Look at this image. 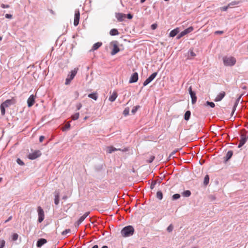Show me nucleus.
Wrapping results in <instances>:
<instances>
[{
  "mask_svg": "<svg viewBox=\"0 0 248 248\" xmlns=\"http://www.w3.org/2000/svg\"><path fill=\"white\" fill-rule=\"evenodd\" d=\"M157 73H153L148 78H147L143 82V86H145L150 83L156 76Z\"/></svg>",
  "mask_w": 248,
  "mask_h": 248,
  "instance_id": "6e6552de",
  "label": "nucleus"
},
{
  "mask_svg": "<svg viewBox=\"0 0 248 248\" xmlns=\"http://www.w3.org/2000/svg\"><path fill=\"white\" fill-rule=\"evenodd\" d=\"M82 107V105L81 103H78L77 105V108L78 110L80 109Z\"/></svg>",
  "mask_w": 248,
  "mask_h": 248,
  "instance_id": "3c124183",
  "label": "nucleus"
},
{
  "mask_svg": "<svg viewBox=\"0 0 248 248\" xmlns=\"http://www.w3.org/2000/svg\"><path fill=\"white\" fill-rule=\"evenodd\" d=\"M87 118H88L87 117H85L84 118V119H85V120H86V119H87Z\"/></svg>",
  "mask_w": 248,
  "mask_h": 248,
  "instance_id": "0e129e2a",
  "label": "nucleus"
},
{
  "mask_svg": "<svg viewBox=\"0 0 248 248\" xmlns=\"http://www.w3.org/2000/svg\"><path fill=\"white\" fill-rule=\"evenodd\" d=\"M223 61L225 65L229 66L234 65L236 62L235 58L232 56L223 57Z\"/></svg>",
  "mask_w": 248,
  "mask_h": 248,
  "instance_id": "7ed1b4c3",
  "label": "nucleus"
},
{
  "mask_svg": "<svg viewBox=\"0 0 248 248\" xmlns=\"http://www.w3.org/2000/svg\"><path fill=\"white\" fill-rule=\"evenodd\" d=\"M70 231H71L70 229H66L65 230H64V231H63L62 232V235H66L68 233L70 232Z\"/></svg>",
  "mask_w": 248,
  "mask_h": 248,
  "instance_id": "e433bc0d",
  "label": "nucleus"
},
{
  "mask_svg": "<svg viewBox=\"0 0 248 248\" xmlns=\"http://www.w3.org/2000/svg\"><path fill=\"white\" fill-rule=\"evenodd\" d=\"M226 93L224 91H222L220 92L216 97V98L214 99V101L215 102H218L221 101L223 97L225 96Z\"/></svg>",
  "mask_w": 248,
  "mask_h": 248,
  "instance_id": "4468645a",
  "label": "nucleus"
},
{
  "mask_svg": "<svg viewBox=\"0 0 248 248\" xmlns=\"http://www.w3.org/2000/svg\"><path fill=\"white\" fill-rule=\"evenodd\" d=\"M157 24H152V25H151V28H152V29H153V30H155V29H156V28H157Z\"/></svg>",
  "mask_w": 248,
  "mask_h": 248,
  "instance_id": "8fccbe9b",
  "label": "nucleus"
},
{
  "mask_svg": "<svg viewBox=\"0 0 248 248\" xmlns=\"http://www.w3.org/2000/svg\"><path fill=\"white\" fill-rule=\"evenodd\" d=\"M173 229V226L171 224H170L167 228V231L169 232H171L172 231Z\"/></svg>",
  "mask_w": 248,
  "mask_h": 248,
  "instance_id": "a19ab883",
  "label": "nucleus"
},
{
  "mask_svg": "<svg viewBox=\"0 0 248 248\" xmlns=\"http://www.w3.org/2000/svg\"><path fill=\"white\" fill-rule=\"evenodd\" d=\"M16 97H13L10 99H7L0 105V112L2 116H4L5 114V108H8L12 105H14L16 103Z\"/></svg>",
  "mask_w": 248,
  "mask_h": 248,
  "instance_id": "f257e3e1",
  "label": "nucleus"
},
{
  "mask_svg": "<svg viewBox=\"0 0 248 248\" xmlns=\"http://www.w3.org/2000/svg\"><path fill=\"white\" fill-rule=\"evenodd\" d=\"M2 36H0V41L2 40Z\"/></svg>",
  "mask_w": 248,
  "mask_h": 248,
  "instance_id": "680f3d73",
  "label": "nucleus"
},
{
  "mask_svg": "<svg viewBox=\"0 0 248 248\" xmlns=\"http://www.w3.org/2000/svg\"><path fill=\"white\" fill-rule=\"evenodd\" d=\"M233 155V152L232 151H229L227 154H226V157H225V161H228L229 159H230L232 155Z\"/></svg>",
  "mask_w": 248,
  "mask_h": 248,
  "instance_id": "5701e85b",
  "label": "nucleus"
},
{
  "mask_svg": "<svg viewBox=\"0 0 248 248\" xmlns=\"http://www.w3.org/2000/svg\"><path fill=\"white\" fill-rule=\"evenodd\" d=\"M88 97L94 99V100H96L98 98L97 93H90L88 95Z\"/></svg>",
  "mask_w": 248,
  "mask_h": 248,
  "instance_id": "b1692460",
  "label": "nucleus"
},
{
  "mask_svg": "<svg viewBox=\"0 0 248 248\" xmlns=\"http://www.w3.org/2000/svg\"><path fill=\"white\" fill-rule=\"evenodd\" d=\"M5 17L9 19H11L13 17V16L11 14H6L5 15Z\"/></svg>",
  "mask_w": 248,
  "mask_h": 248,
  "instance_id": "de8ad7c7",
  "label": "nucleus"
},
{
  "mask_svg": "<svg viewBox=\"0 0 248 248\" xmlns=\"http://www.w3.org/2000/svg\"><path fill=\"white\" fill-rule=\"evenodd\" d=\"M89 212H86L82 216H81L79 218V219L77 221L76 223L78 225L81 224L83 221V220L88 217V216L89 215Z\"/></svg>",
  "mask_w": 248,
  "mask_h": 248,
  "instance_id": "dca6fc26",
  "label": "nucleus"
},
{
  "mask_svg": "<svg viewBox=\"0 0 248 248\" xmlns=\"http://www.w3.org/2000/svg\"><path fill=\"white\" fill-rule=\"evenodd\" d=\"M92 248H98V247L97 245H94L92 247Z\"/></svg>",
  "mask_w": 248,
  "mask_h": 248,
  "instance_id": "13d9d810",
  "label": "nucleus"
},
{
  "mask_svg": "<svg viewBox=\"0 0 248 248\" xmlns=\"http://www.w3.org/2000/svg\"><path fill=\"white\" fill-rule=\"evenodd\" d=\"M215 34H222L223 33V31H216L215 32Z\"/></svg>",
  "mask_w": 248,
  "mask_h": 248,
  "instance_id": "5fc2aeb1",
  "label": "nucleus"
},
{
  "mask_svg": "<svg viewBox=\"0 0 248 248\" xmlns=\"http://www.w3.org/2000/svg\"><path fill=\"white\" fill-rule=\"evenodd\" d=\"M138 80V74L137 72L134 73L131 76L129 83H132L136 82Z\"/></svg>",
  "mask_w": 248,
  "mask_h": 248,
  "instance_id": "f8f14e48",
  "label": "nucleus"
},
{
  "mask_svg": "<svg viewBox=\"0 0 248 248\" xmlns=\"http://www.w3.org/2000/svg\"><path fill=\"white\" fill-rule=\"evenodd\" d=\"M193 31V28L192 27H189L186 29L184 31L181 32V35H183V36Z\"/></svg>",
  "mask_w": 248,
  "mask_h": 248,
  "instance_id": "a211bd4d",
  "label": "nucleus"
},
{
  "mask_svg": "<svg viewBox=\"0 0 248 248\" xmlns=\"http://www.w3.org/2000/svg\"><path fill=\"white\" fill-rule=\"evenodd\" d=\"M46 242L47 240L46 239L41 238L39 239L37 242V247L40 248L42 247L44 244H46Z\"/></svg>",
  "mask_w": 248,
  "mask_h": 248,
  "instance_id": "f3484780",
  "label": "nucleus"
},
{
  "mask_svg": "<svg viewBox=\"0 0 248 248\" xmlns=\"http://www.w3.org/2000/svg\"><path fill=\"white\" fill-rule=\"evenodd\" d=\"M79 113H76L72 116V119L73 120H78L79 118Z\"/></svg>",
  "mask_w": 248,
  "mask_h": 248,
  "instance_id": "7c9ffc66",
  "label": "nucleus"
},
{
  "mask_svg": "<svg viewBox=\"0 0 248 248\" xmlns=\"http://www.w3.org/2000/svg\"><path fill=\"white\" fill-rule=\"evenodd\" d=\"M1 7L3 8H9L10 6L9 5H5L4 4H1Z\"/></svg>",
  "mask_w": 248,
  "mask_h": 248,
  "instance_id": "09e8293b",
  "label": "nucleus"
},
{
  "mask_svg": "<svg viewBox=\"0 0 248 248\" xmlns=\"http://www.w3.org/2000/svg\"><path fill=\"white\" fill-rule=\"evenodd\" d=\"M179 32V29L176 28V29L172 30L170 33V36L173 37L176 36Z\"/></svg>",
  "mask_w": 248,
  "mask_h": 248,
  "instance_id": "6ab92c4d",
  "label": "nucleus"
},
{
  "mask_svg": "<svg viewBox=\"0 0 248 248\" xmlns=\"http://www.w3.org/2000/svg\"><path fill=\"white\" fill-rule=\"evenodd\" d=\"M2 180V178L1 177L0 178V183L1 182Z\"/></svg>",
  "mask_w": 248,
  "mask_h": 248,
  "instance_id": "e2e57ef3",
  "label": "nucleus"
},
{
  "mask_svg": "<svg viewBox=\"0 0 248 248\" xmlns=\"http://www.w3.org/2000/svg\"><path fill=\"white\" fill-rule=\"evenodd\" d=\"M35 103V97L33 95H31L29 97L27 100L28 106L29 107H31Z\"/></svg>",
  "mask_w": 248,
  "mask_h": 248,
  "instance_id": "ddd939ff",
  "label": "nucleus"
},
{
  "mask_svg": "<svg viewBox=\"0 0 248 248\" xmlns=\"http://www.w3.org/2000/svg\"><path fill=\"white\" fill-rule=\"evenodd\" d=\"M146 0H140V2L141 3H143Z\"/></svg>",
  "mask_w": 248,
  "mask_h": 248,
  "instance_id": "bf43d9fd",
  "label": "nucleus"
},
{
  "mask_svg": "<svg viewBox=\"0 0 248 248\" xmlns=\"http://www.w3.org/2000/svg\"><path fill=\"white\" fill-rule=\"evenodd\" d=\"M190 115H191L190 111L189 110L186 111L185 114V116H184L185 120L186 121H188L190 118Z\"/></svg>",
  "mask_w": 248,
  "mask_h": 248,
  "instance_id": "a878e982",
  "label": "nucleus"
},
{
  "mask_svg": "<svg viewBox=\"0 0 248 248\" xmlns=\"http://www.w3.org/2000/svg\"><path fill=\"white\" fill-rule=\"evenodd\" d=\"M79 17H80L79 11L78 10L76 11L75 13V17H74V25L75 26H77L78 24Z\"/></svg>",
  "mask_w": 248,
  "mask_h": 248,
  "instance_id": "9b49d317",
  "label": "nucleus"
},
{
  "mask_svg": "<svg viewBox=\"0 0 248 248\" xmlns=\"http://www.w3.org/2000/svg\"><path fill=\"white\" fill-rule=\"evenodd\" d=\"M16 162L20 165L23 166L24 165V162L20 158H17Z\"/></svg>",
  "mask_w": 248,
  "mask_h": 248,
  "instance_id": "4c0bfd02",
  "label": "nucleus"
},
{
  "mask_svg": "<svg viewBox=\"0 0 248 248\" xmlns=\"http://www.w3.org/2000/svg\"><path fill=\"white\" fill-rule=\"evenodd\" d=\"M41 153L39 150L34 151L32 153L28 155V157L31 160L35 159L41 155Z\"/></svg>",
  "mask_w": 248,
  "mask_h": 248,
  "instance_id": "423d86ee",
  "label": "nucleus"
},
{
  "mask_svg": "<svg viewBox=\"0 0 248 248\" xmlns=\"http://www.w3.org/2000/svg\"><path fill=\"white\" fill-rule=\"evenodd\" d=\"M247 139H248V136H246L245 134H242L241 139L238 146V148L241 147L246 143Z\"/></svg>",
  "mask_w": 248,
  "mask_h": 248,
  "instance_id": "9d476101",
  "label": "nucleus"
},
{
  "mask_svg": "<svg viewBox=\"0 0 248 248\" xmlns=\"http://www.w3.org/2000/svg\"><path fill=\"white\" fill-rule=\"evenodd\" d=\"M38 214V222L41 223L43 221L44 219L45 215L43 209L39 206L37 209Z\"/></svg>",
  "mask_w": 248,
  "mask_h": 248,
  "instance_id": "0eeeda50",
  "label": "nucleus"
},
{
  "mask_svg": "<svg viewBox=\"0 0 248 248\" xmlns=\"http://www.w3.org/2000/svg\"><path fill=\"white\" fill-rule=\"evenodd\" d=\"M241 96H239L238 97V98L237 99L236 102V103H235V105H234V106L233 107V109H232V113H233L234 111L235 110L236 107V106L237 105V103L239 101V100H240V99L241 98Z\"/></svg>",
  "mask_w": 248,
  "mask_h": 248,
  "instance_id": "2f4dec72",
  "label": "nucleus"
},
{
  "mask_svg": "<svg viewBox=\"0 0 248 248\" xmlns=\"http://www.w3.org/2000/svg\"><path fill=\"white\" fill-rule=\"evenodd\" d=\"M119 150V149H117L113 146H109L107 147V152L109 154H111L113 152Z\"/></svg>",
  "mask_w": 248,
  "mask_h": 248,
  "instance_id": "4be33fe9",
  "label": "nucleus"
},
{
  "mask_svg": "<svg viewBox=\"0 0 248 248\" xmlns=\"http://www.w3.org/2000/svg\"><path fill=\"white\" fill-rule=\"evenodd\" d=\"M44 139H45V137H44V136H41L39 137V141H40V142H42L43 141V140H44Z\"/></svg>",
  "mask_w": 248,
  "mask_h": 248,
  "instance_id": "603ef678",
  "label": "nucleus"
},
{
  "mask_svg": "<svg viewBox=\"0 0 248 248\" xmlns=\"http://www.w3.org/2000/svg\"><path fill=\"white\" fill-rule=\"evenodd\" d=\"M116 17L119 21H123L126 17V15L123 13H116Z\"/></svg>",
  "mask_w": 248,
  "mask_h": 248,
  "instance_id": "2eb2a0df",
  "label": "nucleus"
},
{
  "mask_svg": "<svg viewBox=\"0 0 248 248\" xmlns=\"http://www.w3.org/2000/svg\"><path fill=\"white\" fill-rule=\"evenodd\" d=\"M133 16L131 14H128L127 15V17L128 18V19H131L132 18Z\"/></svg>",
  "mask_w": 248,
  "mask_h": 248,
  "instance_id": "864d4df0",
  "label": "nucleus"
},
{
  "mask_svg": "<svg viewBox=\"0 0 248 248\" xmlns=\"http://www.w3.org/2000/svg\"><path fill=\"white\" fill-rule=\"evenodd\" d=\"M117 97V93L116 92H114L112 94L109 96V100L111 102H113L115 100Z\"/></svg>",
  "mask_w": 248,
  "mask_h": 248,
  "instance_id": "aec40b11",
  "label": "nucleus"
},
{
  "mask_svg": "<svg viewBox=\"0 0 248 248\" xmlns=\"http://www.w3.org/2000/svg\"><path fill=\"white\" fill-rule=\"evenodd\" d=\"M206 103L207 105H209L211 108H214L215 106V104L213 102L207 101Z\"/></svg>",
  "mask_w": 248,
  "mask_h": 248,
  "instance_id": "58836bf2",
  "label": "nucleus"
},
{
  "mask_svg": "<svg viewBox=\"0 0 248 248\" xmlns=\"http://www.w3.org/2000/svg\"><path fill=\"white\" fill-rule=\"evenodd\" d=\"M70 126V124L69 123L66 124L65 125L64 127L63 128L62 130H66V129H68L69 128Z\"/></svg>",
  "mask_w": 248,
  "mask_h": 248,
  "instance_id": "c03bdc74",
  "label": "nucleus"
},
{
  "mask_svg": "<svg viewBox=\"0 0 248 248\" xmlns=\"http://www.w3.org/2000/svg\"><path fill=\"white\" fill-rule=\"evenodd\" d=\"M229 7H230V6H228V5L227 6L222 7L220 9H221V11H225L227 10V9H228Z\"/></svg>",
  "mask_w": 248,
  "mask_h": 248,
  "instance_id": "a18cd8bd",
  "label": "nucleus"
},
{
  "mask_svg": "<svg viewBox=\"0 0 248 248\" xmlns=\"http://www.w3.org/2000/svg\"><path fill=\"white\" fill-rule=\"evenodd\" d=\"M180 194H175L172 196V199L173 200H177V199H178L179 198H180Z\"/></svg>",
  "mask_w": 248,
  "mask_h": 248,
  "instance_id": "72a5a7b5",
  "label": "nucleus"
},
{
  "mask_svg": "<svg viewBox=\"0 0 248 248\" xmlns=\"http://www.w3.org/2000/svg\"><path fill=\"white\" fill-rule=\"evenodd\" d=\"M102 45V43L101 42H97L95 44H94L91 49L92 51H94L95 50H97L99 47H100Z\"/></svg>",
  "mask_w": 248,
  "mask_h": 248,
  "instance_id": "412c9836",
  "label": "nucleus"
},
{
  "mask_svg": "<svg viewBox=\"0 0 248 248\" xmlns=\"http://www.w3.org/2000/svg\"><path fill=\"white\" fill-rule=\"evenodd\" d=\"M110 45L112 48V50L111 52L112 55H115L116 53L120 51V48L118 47V42L117 41H113L110 42Z\"/></svg>",
  "mask_w": 248,
  "mask_h": 248,
  "instance_id": "20e7f679",
  "label": "nucleus"
},
{
  "mask_svg": "<svg viewBox=\"0 0 248 248\" xmlns=\"http://www.w3.org/2000/svg\"><path fill=\"white\" fill-rule=\"evenodd\" d=\"M239 3H240V2L238 1H232L228 4V6L230 7L231 6L237 5V4H238Z\"/></svg>",
  "mask_w": 248,
  "mask_h": 248,
  "instance_id": "473e14b6",
  "label": "nucleus"
},
{
  "mask_svg": "<svg viewBox=\"0 0 248 248\" xmlns=\"http://www.w3.org/2000/svg\"><path fill=\"white\" fill-rule=\"evenodd\" d=\"M102 248H108L107 246H104Z\"/></svg>",
  "mask_w": 248,
  "mask_h": 248,
  "instance_id": "052dcab7",
  "label": "nucleus"
},
{
  "mask_svg": "<svg viewBox=\"0 0 248 248\" xmlns=\"http://www.w3.org/2000/svg\"><path fill=\"white\" fill-rule=\"evenodd\" d=\"M12 218V216H10V217H9V218L6 220L5 221V223L8 222L9 221L11 220Z\"/></svg>",
  "mask_w": 248,
  "mask_h": 248,
  "instance_id": "6e6d98bb",
  "label": "nucleus"
},
{
  "mask_svg": "<svg viewBox=\"0 0 248 248\" xmlns=\"http://www.w3.org/2000/svg\"><path fill=\"white\" fill-rule=\"evenodd\" d=\"M59 202V196L57 195L55 196V203L57 205Z\"/></svg>",
  "mask_w": 248,
  "mask_h": 248,
  "instance_id": "79ce46f5",
  "label": "nucleus"
},
{
  "mask_svg": "<svg viewBox=\"0 0 248 248\" xmlns=\"http://www.w3.org/2000/svg\"><path fill=\"white\" fill-rule=\"evenodd\" d=\"M188 91L191 98L192 104H194L197 101V97L196 96V93L192 91L191 87H190L189 88Z\"/></svg>",
  "mask_w": 248,
  "mask_h": 248,
  "instance_id": "1a4fd4ad",
  "label": "nucleus"
},
{
  "mask_svg": "<svg viewBox=\"0 0 248 248\" xmlns=\"http://www.w3.org/2000/svg\"><path fill=\"white\" fill-rule=\"evenodd\" d=\"M109 33L111 35L113 36V35H118L119 32L117 29H113L110 31Z\"/></svg>",
  "mask_w": 248,
  "mask_h": 248,
  "instance_id": "393cba45",
  "label": "nucleus"
},
{
  "mask_svg": "<svg viewBox=\"0 0 248 248\" xmlns=\"http://www.w3.org/2000/svg\"><path fill=\"white\" fill-rule=\"evenodd\" d=\"M18 234L17 233H14L13 235V240L15 241V240H16L18 238Z\"/></svg>",
  "mask_w": 248,
  "mask_h": 248,
  "instance_id": "37998d69",
  "label": "nucleus"
},
{
  "mask_svg": "<svg viewBox=\"0 0 248 248\" xmlns=\"http://www.w3.org/2000/svg\"><path fill=\"white\" fill-rule=\"evenodd\" d=\"M134 232V228L131 226H128L124 228L121 231L122 235L124 237H128L132 235Z\"/></svg>",
  "mask_w": 248,
  "mask_h": 248,
  "instance_id": "f03ea898",
  "label": "nucleus"
},
{
  "mask_svg": "<svg viewBox=\"0 0 248 248\" xmlns=\"http://www.w3.org/2000/svg\"><path fill=\"white\" fill-rule=\"evenodd\" d=\"M196 248V247H194V248Z\"/></svg>",
  "mask_w": 248,
  "mask_h": 248,
  "instance_id": "338daca9",
  "label": "nucleus"
},
{
  "mask_svg": "<svg viewBox=\"0 0 248 248\" xmlns=\"http://www.w3.org/2000/svg\"><path fill=\"white\" fill-rule=\"evenodd\" d=\"M191 195V192L189 190H186L182 193V195L184 197H189Z\"/></svg>",
  "mask_w": 248,
  "mask_h": 248,
  "instance_id": "cd10ccee",
  "label": "nucleus"
},
{
  "mask_svg": "<svg viewBox=\"0 0 248 248\" xmlns=\"http://www.w3.org/2000/svg\"><path fill=\"white\" fill-rule=\"evenodd\" d=\"M183 35H181V32L177 36V39H180V38H181L182 37H183Z\"/></svg>",
  "mask_w": 248,
  "mask_h": 248,
  "instance_id": "4d7b16f0",
  "label": "nucleus"
},
{
  "mask_svg": "<svg viewBox=\"0 0 248 248\" xmlns=\"http://www.w3.org/2000/svg\"><path fill=\"white\" fill-rule=\"evenodd\" d=\"M140 108V106H135L133 108L132 110H131V112L133 113V114H135L136 111H137V110Z\"/></svg>",
  "mask_w": 248,
  "mask_h": 248,
  "instance_id": "c756f323",
  "label": "nucleus"
},
{
  "mask_svg": "<svg viewBox=\"0 0 248 248\" xmlns=\"http://www.w3.org/2000/svg\"><path fill=\"white\" fill-rule=\"evenodd\" d=\"M78 71V68H75L74 70L71 71V74L70 75H68L67 78H66L65 83L66 85H68L70 84L71 80L74 78V77L76 75Z\"/></svg>",
  "mask_w": 248,
  "mask_h": 248,
  "instance_id": "39448f33",
  "label": "nucleus"
},
{
  "mask_svg": "<svg viewBox=\"0 0 248 248\" xmlns=\"http://www.w3.org/2000/svg\"><path fill=\"white\" fill-rule=\"evenodd\" d=\"M189 53H190V56L193 57H194L196 56V54H195V53L193 52V51L192 50H189Z\"/></svg>",
  "mask_w": 248,
  "mask_h": 248,
  "instance_id": "49530a36",
  "label": "nucleus"
},
{
  "mask_svg": "<svg viewBox=\"0 0 248 248\" xmlns=\"http://www.w3.org/2000/svg\"><path fill=\"white\" fill-rule=\"evenodd\" d=\"M5 242L4 240H0V248H3Z\"/></svg>",
  "mask_w": 248,
  "mask_h": 248,
  "instance_id": "f704fd0d",
  "label": "nucleus"
},
{
  "mask_svg": "<svg viewBox=\"0 0 248 248\" xmlns=\"http://www.w3.org/2000/svg\"><path fill=\"white\" fill-rule=\"evenodd\" d=\"M155 158V157L154 155L150 156L149 160H148V162L150 163H152L154 161Z\"/></svg>",
  "mask_w": 248,
  "mask_h": 248,
  "instance_id": "ea45409f",
  "label": "nucleus"
},
{
  "mask_svg": "<svg viewBox=\"0 0 248 248\" xmlns=\"http://www.w3.org/2000/svg\"><path fill=\"white\" fill-rule=\"evenodd\" d=\"M209 182V176L208 175H206L204 178L203 181V184L205 186H206L208 184Z\"/></svg>",
  "mask_w": 248,
  "mask_h": 248,
  "instance_id": "bb28decb",
  "label": "nucleus"
},
{
  "mask_svg": "<svg viewBox=\"0 0 248 248\" xmlns=\"http://www.w3.org/2000/svg\"><path fill=\"white\" fill-rule=\"evenodd\" d=\"M165 1H168L169 0H164Z\"/></svg>",
  "mask_w": 248,
  "mask_h": 248,
  "instance_id": "69168bd1",
  "label": "nucleus"
},
{
  "mask_svg": "<svg viewBox=\"0 0 248 248\" xmlns=\"http://www.w3.org/2000/svg\"><path fill=\"white\" fill-rule=\"evenodd\" d=\"M129 109L128 108H126L124 109V112H123V114L125 115V116H126L128 114H129Z\"/></svg>",
  "mask_w": 248,
  "mask_h": 248,
  "instance_id": "c9c22d12",
  "label": "nucleus"
},
{
  "mask_svg": "<svg viewBox=\"0 0 248 248\" xmlns=\"http://www.w3.org/2000/svg\"><path fill=\"white\" fill-rule=\"evenodd\" d=\"M156 197L159 200H162L163 198L162 192L160 191H158L156 193Z\"/></svg>",
  "mask_w": 248,
  "mask_h": 248,
  "instance_id": "c85d7f7f",
  "label": "nucleus"
}]
</instances>
